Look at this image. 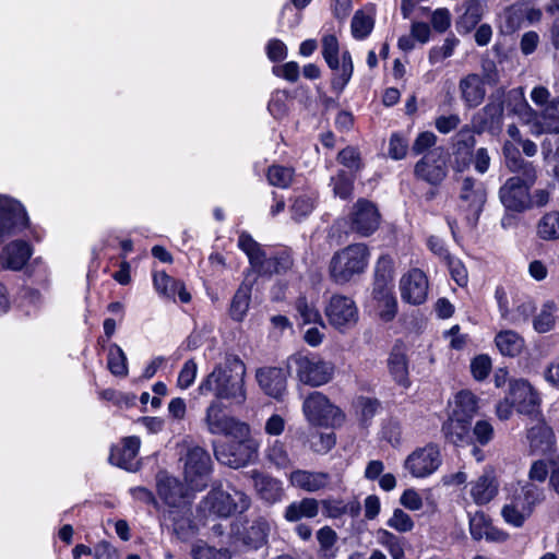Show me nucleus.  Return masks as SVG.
Masks as SVG:
<instances>
[{"label":"nucleus","mask_w":559,"mask_h":559,"mask_svg":"<svg viewBox=\"0 0 559 559\" xmlns=\"http://www.w3.org/2000/svg\"><path fill=\"white\" fill-rule=\"evenodd\" d=\"M527 124L533 135H542L544 133L559 134V96L551 98L549 104L537 112L534 110Z\"/></svg>","instance_id":"nucleus-20"},{"label":"nucleus","mask_w":559,"mask_h":559,"mask_svg":"<svg viewBox=\"0 0 559 559\" xmlns=\"http://www.w3.org/2000/svg\"><path fill=\"white\" fill-rule=\"evenodd\" d=\"M290 486L307 491L316 492L324 490L331 483V475L325 472H314L308 469H294L288 475Z\"/></svg>","instance_id":"nucleus-23"},{"label":"nucleus","mask_w":559,"mask_h":559,"mask_svg":"<svg viewBox=\"0 0 559 559\" xmlns=\"http://www.w3.org/2000/svg\"><path fill=\"white\" fill-rule=\"evenodd\" d=\"M500 21L504 33H514L524 21V7L514 4L507 8L500 15Z\"/></svg>","instance_id":"nucleus-53"},{"label":"nucleus","mask_w":559,"mask_h":559,"mask_svg":"<svg viewBox=\"0 0 559 559\" xmlns=\"http://www.w3.org/2000/svg\"><path fill=\"white\" fill-rule=\"evenodd\" d=\"M545 489L533 483H524L510 492L501 508L503 521L512 527L521 528L545 501Z\"/></svg>","instance_id":"nucleus-2"},{"label":"nucleus","mask_w":559,"mask_h":559,"mask_svg":"<svg viewBox=\"0 0 559 559\" xmlns=\"http://www.w3.org/2000/svg\"><path fill=\"white\" fill-rule=\"evenodd\" d=\"M198 373V366L194 360H187L177 379V384L180 389L185 390L192 385Z\"/></svg>","instance_id":"nucleus-63"},{"label":"nucleus","mask_w":559,"mask_h":559,"mask_svg":"<svg viewBox=\"0 0 559 559\" xmlns=\"http://www.w3.org/2000/svg\"><path fill=\"white\" fill-rule=\"evenodd\" d=\"M373 298L377 302L376 309L383 321H391L397 312V301L386 280L382 276L377 278L373 288Z\"/></svg>","instance_id":"nucleus-26"},{"label":"nucleus","mask_w":559,"mask_h":559,"mask_svg":"<svg viewBox=\"0 0 559 559\" xmlns=\"http://www.w3.org/2000/svg\"><path fill=\"white\" fill-rule=\"evenodd\" d=\"M257 381L264 393L274 399H281L286 391V379L278 368L259 369Z\"/></svg>","instance_id":"nucleus-30"},{"label":"nucleus","mask_w":559,"mask_h":559,"mask_svg":"<svg viewBox=\"0 0 559 559\" xmlns=\"http://www.w3.org/2000/svg\"><path fill=\"white\" fill-rule=\"evenodd\" d=\"M270 532L269 523L259 519L252 523L245 536V543L252 548H259L266 543Z\"/></svg>","instance_id":"nucleus-52"},{"label":"nucleus","mask_w":559,"mask_h":559,"mask_svg":"<svg viewBox=\"0 0 559 559\" xmlns=\"http://www.w3.org/2000/svg\"><path fill=\"white\" fill-rule=\"evenodd\" d=\"M141 441L138 437H127L120 445L111 448L109 461L127 471H133L138 467L136 456L140 450Z\"/></svg>","instance_id":"nucleus-25"},{"label":"nucleus","mask_w":559,"mask_h":559,"mask_svg":"<svg viewBox=\"0 0 559 559\" xmlns=\"http://www.w3.org/2000/svg\"><path fill=\"white\" fill-rule=\"evenodd\" d=\"M510 397L520 413L533 414L540 404V397L531 383L524 379L510 382Z\"/></svg>","instance_id":"nucleus-22"},{"label":"nucleus","mask_w":559,"mask_h":559,"mask_svg":"<svg viewBox=\"0 0 559 559\" xmlns=\"http://www.w3.org/2000/svg\"><path fill=\"white\" fill-rule=\"evenodd\" d=\"M233 440L214 444L216 460L228 467L247 466L258 457L259 442L251 436V428L243 436H231Z\"/></svg>","instance_id":"nucleus-7"},{"label":"nucleus","mask_w":559,"mask_h":559,"mask_svg":"<svg viewBox=\"0 0 559 559\" xmlns=\"http://www.w3.org/2000/svg\"><path fill=\"white\" fill-rule=\"evenodd\" d=\"M386 525L400 533L411 532L414 527L413 519L403 510L395 509Z\"/></svg>","instance_id":"nucleus-59"},{"label":"nucleus","mask_w":559,"mask_h":559,"mask_svg":"<svg viewBox=\"0 0 559 559\" xmlns=\"http://www.w3.org/2000/svg\"><path fill=\"white\" fill-rule=\"evenodd\" d=\"M415 175L431 185L440 183L447 176V158L443 147L428 151L415 165Z\"/></svg>","instance_id":"nucleus-16"},{"label":"nucleus","mask_w":559,"mask_h":559,"mask_svg":"<svg viewBox=\"0 0 559 559\" xmlns=\"http://www.w3.org/2000/svg\"><path fill=\"white\" fill-rule=\"evenodd\" d=\"M545 162L552 167L554 174L559 177V139L551 143L547 140L542 145Z\"/></svg>","instance_id":"nucleus-60"},{"label":"nucleus","mask_w":559,"mask_h":559,"mask_svg":"<svg viewBox=\"0 0 559 559\" xmlns=\"http://www.w3.org/2000/svg\"><path fill=\"white\" fill-rule=\"evenodd\" d=\"M258 496L267 503L280 502L284 497L283 483L257 469L249 473Z\"/></svg>","instance_id":"nucleus-24"},{"label":"nucleus","mask_w":559,"mask_h":559,"mask_svg":"<svg viewBox=\"0 0 559 559\" xmlns=\"http://www.w3.org/2000/svg\"><path fill=\"white\" fill-rule=\"evenodd\" d=\"M503 99H504V88H497L490 96L488 104L484 107L483 111L487 117V122L491 124L498 123L501 121L503 116Z\"/></svg>","instance_id":"nucleus-50"},{"label":"nucleus","mask_w":559,"mask_h":559,"mask_svg":"<svg viewBox=\"0 0 559 559\" xmlns=\"http://www.w3.org/2000/svg\"><path fill=\"white\" fill-rule=\"evenodd\" d=\"M471 421L466 418L449 415L442 427L445 438L454 444L466 442L469 436Z\"/></svg>","instance_id":"nucleus-37"},{"label":"nucleus","mask_w":559,"mask_h":559,"mask_svg":"<svg viewBox=\"0 0 559 559\" xmlns=\"http://www.w3.org/2000/svg\"><path fill=\"white\" fill-rule=\"evenodd\" d=\"M153 283L156 292L168 299H175L176 295L181 302L187 304L191 300V295L187 292L182 282L177 281L165 272L154 274Z\"/></svg>","instance_id":"nucleus-31"},{"label":"nucleus","mask_w":559,"mask_h":559,"mask_svg":"<svg viewBox=\"0 0 559 559\" xmlns=\"http://www.w3.org/2000/svg\"><path fill=\"white\" fill-rule=\"evenodd\" d=\"M319 502L323 508V514L329 519H338L347 513L356 515L359 511L358 504H347L343 500L335 498L323 499Z\"/></svg>","instance_id":"nucleus-45"},{"label":"nucleus","mask_w":559,"mask_h":559,"mask_svg":"<svg viewBox=\"0 0 559 559\" xmlns=\"http://www.w3.org/2000/svg\"><path fill=\"white\" fill-rule=\"evenodd\" d=\"M28 217L23 205L9 197L0 195V242L26 228Z\"/></svg>","instance_id":"nucleus-13"},{"label":"nucleus","mask_w":559,"mask_h":559,"mask_svg":"<svg viewBox=\"0 0 559 559\" xmlns=\"http://www.w3.org/2000/svg\"><path fill=\"white\" fill-rule=\"evenodd\" d=\"M156 488L159 498L171 509L188 511L191 495L187 485L181 484L176 477L166 472L156 476Z\"/></svg>","instance_id":"nucleus-14"},{"label":"nucleus","mask_w":559,"mask_h":559,"mask_svg":"<svg viewBox=\"0 0 559 559\" xmlns=\"http://www.w3.org/2000/svg\"><path fill=\"white\" fill-rule=\"evenodd\" d=\"M537 235L543 240L559 239V212L552 211L542 216L537 224Z\"/></svg>","instance_id":"nucleus-49"},{"label":"nucleus","mask_w":559,"mask_h":559,"mask_svg":"<svg viewBox=\"0 0 559 559\" xmlns=\"http://www.w3.org/2000/svg\"><path fill=\"white\" fill-rule=\"evenodd\" d=\"M292 266V259L286 253L276 255L266 254L254 270L260 275H272L287 271Z\"/></svg>","instance_id":"nucleus-42"},{"label":"nucleus","mask_w":559,"mask_h":559,"mask_svg":"<svg viewBox=\"0 0 559 559\" xmlns=\"http://www.w3.org/2000/svg\"><path fill=\"white\" fill-rule=\"evenodd\" d=\"M504 97L507 98L508 109L518 116L522 123L527 126L530 119L534 117V109L526 102L523 90L513 88L507 94L504 93Z\"/></svg>","instance_id":"nucleus-36"},{"label":"nucleus","mask_w":559,"mask_h":559,"mask_svg":"<svg viewBox=\"0 0 559 559\" xmlns=\"http://www.w3.org/2000/svg\"><path fill=\"white\" fill-rule=\"evenodd\" d=\"M461 98L466 107H478L486 97L484 81L477 73H469L459 82Z\"/></svg>","instance_id":"nucleus-27"},{"label":"nucleus","mask_w":559,"mask_h":559,"mask_svg":"<svg viewBox=\"0 0 559 559\" xmlns=\"http://www.w3.org/2000/svg\"><path fill=\"white\" fill-rule=\"evenodd\" d=\"M204 424L211 435L225 437L243 436L248 433L247 423L228 415L222 402L211 401L205 409Z\"/></svg>","instance_id":"nucleus-10"},{"label":"nucleus","mask_w":559,"mask_h":559,"mask_svg":"<svg viewBox=\"0 0 559 559\" xmlns=\"http://www.w3.org/2000/svg\"><path fill=\"white\" fill-rule=\"evenodd\" d=\"M491 370V360L486 355H479L475 357L471 362V371L473 377L481 381L488 377Z\"/></svg>","instance_id":"nucleus-64"},{"label":"nucleus","mask_w":559,"mask_h":559,"mask_svg":"<svg viewBox=\"0 0 559 559\" xmlns=\"http://www.w3.org/2000/svg\"><path fill=\"white\" fill-rule=\"evenodd\" d=\"M324 313L330 325L340 332L354 328L358 321L355 301L344 295H333L324 308Z\"/></svg>","instance_id":"nucleus-12"},{"label":"nucleus","mask_w":559,"mask_h":559,"mask_svg":"<svg viewBox=\"0 0 559 559\" xmlns=\"http://www.w3.org/2000/svg\"><path fill=\"white\" fill-rule=\"evenodd\" d=\"M442 465L441 449L430 442L414 449L404 460L403 469L413 478H427Z\"/></svg>","instance_id":"nucleus-9"},{"label":"nucleus","mask_w":559,"mask_h":559,"mask_svg":"<svg viewBox=\"0 0 559 559\" xmlns=\"http://www.w3.org/2000/svg\"><path fill=\"white\" fill-rule=\"evenodd\" d=\"M296 310L304 324L320 323L321 326H324L319 310L313 302L307 300L305 297L297 299Z\"/></svg>","instance_id":"nucleus-54"},{"label":"nucleus","mask_w":559,"mask_h":559,"mask_svg":"<svg viewBox=\"0 0 559 559\" xmlns=\"http://www.w3.org/2000/svg\"><path fill=\"white\" fill-rule=\"evenodd\" d=\"M388 368L394 381L404 386L411 385L408 377V360L405 348L402 345H395L388 358Z\"/></svg>","instance_id":"nucleus-33"},{"label":"nucleus","mask_w":559,"mask_h":559,"mask_svg":"<svg viewBox=\"0 0 559 559\" xmlns=\"http://www.w3.org/2000/svg\"><path fill=\"white\" fill-rule=\"evenodd\" d=\"M499 491V481L492 467L487 466L483 473L469 481L468 493L474 503L484 506L489 503Z\"/></svg>","instance_id":"nucleus-19"},{"label":"nucleus","mask_w":559,"mask_h":559,"mask_svg":"<svg viewBox=\"0 0 559 559\" xmlns=\"http://www.w3.org/2000/svg\"><path fill=\"white\" fill-rule=\"evenodd\" d=\"M558 311V306L555 301L549 300L546 301L540 312L533 321V325L535 331L538 333H546L554 329L556 322V312Z\"/></svg>","instance_id":"nucleus-47"},{"label":"nucleus","mask_w":559,"mask_h":559,"mask_svg":"<svg viewBox=\"0 0 559 559\" xmlns=\"http://www.w3.org/2000/svg\"><path fill=\"white\" fill-rule=\"evenodd\" d=\"M374 25V14L372 9L359 10L352 20V34L356 39L366 38Z\"/></svg>","instance_id":"nucleus-43"},{"label":"nucleus","mask_w":559,"mask_h":559,"mask_svg":"<svg viewBox=\"0 0 559 559\" xmlns=\"http://www.w3.org/2000/svg\"><path fill=\"white\" fill-rule=\"evenodd\" d=\"M463 5L465 11L457 21V27L469 32L481 20L483 5L478 0H467Z\"/></svg>","instance_id":"nucleus-46"},{"label":"nucleus","mask_w":559,"mask_h":559,"mask_svg":"<svg viewBox=\"0 0 559 559\" xmlns=\"http://www.w3.org/2000/svg\"><path fill=\"white\" fill-rule=\"evenodd\" d=\"M181 447L179 461L185 483L192 492L201 491L207 486L213 471L211 455L198 444L183 443Z\"/></svg>","instance_id":"nucleus-4"},{"label":"nucleus","mask_w":559,"mask_h":559,"mask_svg":"<svg viewBox=\"0 0 559 559\" xmlns=\"http://www.w3.org/2000/svg\"><path fill=\"white\" fill-rule=\"evenodd\" d=\"M370 258L367 245L358 242L336 251L329 264V274L336 284H346L365 272Z\"/></svg>","instance_id":"nucleus-3"},{"label":"nucleus","mask_w":559,"mask_h":559,"mask_svg":"<svg viewBox=\"0 0 559 559\" xmlns=\"http://www.w3.org/2000/svg\"><path fill=\"white\" fill-rule=\"evenodd\" d=\"M191 556L193 559H230L228 550L216 549L206 545L202 540L193 544L191 548Z\"/></svg>","instance_id":"nucleus-55"},{"label":"nucleus","mask_w":559,"mask_h":559,"mask_svg":"<svg viewBox=\"0 0 559 559\" xmlns=\"http://www.w3.org/2000/svg\"><path fill=\"white\" fill-rule=\"evenodd\" d=\"M495 343L502 355L511 357L519 355L524 347V340L511 330L499 332L495 337Z\"/></svg>","instance_id":"nucleus-39"},{"label":"nucleus","mask_w":559,"mask_h":559,"mask_svg":"<svg viewBox=\"0 0 559 559\" xmlns=\"http://www.w3.org/2000/svg\"><path fill=\"white\" fill-rule=\"evenodd\" d=\"M528 483L535 484L544 483L547 477H550V461L546 462L544 460L534 461L528 469Z\"/></svg>","instance_id":"nucleus-62"},{"label":"nucleus","mask_w":559,"mask_h":559,"mask_svg":"<svg viewBox=\"0 0 559 559\" xmlns=\"http://www.w3.org/2000/svg\"><path fill=\"white\" fill-rule=\"evenodd\" d=\"M329 68L334 72L332 87L342 92L350 81L354 72L353 59L349 51L345 50L342 56L324 59Z\"/></svg>","instance_id":"nucleus-29"},{"label":"nucleus","mask_w":559,"mask_h":559,"mask_svg":"<svg viewBox=\"0 0 559 559\" xmlns=\"http://www.w3.org/2000/svg\"><path fill=\"white\" fill-rule=\"evenodd\" d=\"M252 287L248 283H241L231 298L229 317L236 322L245 320L250 308Z\"/></svg>","instance_id":"nucleus-34"},{"label":"nucleus","mask_w":559,"mask_h":559,"mask_svg":"<svg viewBox=\"0 0 559 559\" xmlns=\"http://www.w3.org/2000/svg\"><path fill=\"white\" fill-rule=\"evenodd\" d=\"M201 510L207 515L228 518L247 511L250 498L234 487H213L201 501Z\"/></svg>","instance_id":"nucleus-6"},{"label":"nucleus","mask_w":559,"mask_h":559,"mask_svg":"<svg viewBox=\"0 0 559 559\" xmlns=\"http://www.w3.org/2000/svg\"><path fill=\"white\" fill-rule=\"evenodd\" d=\"M264 456L270 464L278 469L288 468L294 463L287 445L281 440L270 442L264 450Z\"/></svg>","instance_id":"nucleus-40"},{"label":"nucleus","mask_w":559,"mask_h":559,"mask_svg":"<svg viewBox=\"0 0 559 559\" xmlns=\"http://www.w3.org/2000/svg\"><path fill=\"white\" fill-rule=\"evenodd\" d=\"M317 539L319 543V559H335L337 552L334 547L337 540L336 532L330 526H323L317 532Z\"/></svg>","instance_id":"nucleus-44"},{"label":"nucleus","mask_w":559,"mask_h":559,"mask_svg":"<svg viewBox=\"0 0 559 559\" xmlns=\"http://www.w3.org/2000/svg\"><path fill=\"white\" fill-rule=\"evenodd\" d=\"M478 409L477 397L467 390L457 392L451 403L450 415L472 420Z\"/></svg>","instance_id":"nucleus-35"},{"label":"nucleus","mask_w":559,"mask_h":559,"mask_svg":"<svg viewBox=\"0 0 559 559\" xmlns=\"http://www.w3.org/2000/svg\"><path fill=\"white\" fill-rule=\"evenodd\" d=\"M317 195L313 192H302L293 200L290 211L294 219L300 221L307 217L316 206Z\"/></svg>","instance_id":"nucleus-51"},{"label":"nucleus","mask_w":559,"mask_h":559,"mask_svg":"<svg viewBox=\"0 0 559 559\" xmlns=\"http://www.w3.org/2000/svg\"><path fill=\"white\" fill-rule=\"evenodd\" d=\"M447 264L455 283L461 287L465 286L468 282V275L464 264L459 259L451 255H447Z\"/></svg>","instance_id":"nucleus-61"},{"label":"nucleus","mask_w":559,"mask_h":559,"mask_svg":"<svg viewBox=\"0 0 559 559\" xmlns=\"http://www.w3.org/2000/svg\"><path fill=\"white\" fill-rule=\"evenodd\" d=\"M294 170L289 167L273 165L267 170L270 185L278 188H287L293 181Z\"/></svg>","instance_id":"nucleus-56"},{"label":"nucleus","mask_w":559,"mask_h":559,"mask_svg":"<svg viewBox=\"0 0 559 559\" xmlns=\"http://www.w3.org/2000/svg\"><path fill=\"white\" fill-rule=\"evenodd\" d=\"M534 178L524 180L520 177L509 178L499 190V198L506 209L522 212L531 205L530 188Z\"/></svg>","instance_id":"nucleus-15"},{"label":"nucleus","mask_w":559,"mask_h":559,"mask_svg":"<svg viewBox=\"0 0 559 559\" xmlns=\"http://www.w3.org/2000/svg\"><path fill=\"white\" fill-rule=\"evenodd\" d=\"M107 366L110 372L116 377L124 378L128 376L127 356L119 345L111 344L109 346Z\"/></svg>","instance_id":"nucleus-48"},{"label":"nucleus","mask_w":559,"mask_h":559,"mask_svg":"<svg viewBox=\"0 0 559 559\" xmlns=\"http://www.w3.org/2000/svg\"><path fill=\"white\" fill-rule=\"evenodd\" d=\"M302 413L309 424L320 427H336L344 421L342 411L321 392L310 393L304 401Z\"/></svg>","instance_id":"nucleus-8"},{"label":"nucleus","mask_w":559,"mask_h":559,"mask_svg":"<svg viewBox=\"0 0 559 559\" xmlns=\"http://www.w3.org/2000/svg\"><path fill=\"white\" fill-rule=\"evenodd\" d=\"M238 248L246 253L253 270L262 262L267 254L263 247L257 242L250 234L241 231L238 237Z\"/></svg>","instance_id":"nucleus-41"},{"label":"nucleus","mask_w":559,"mask_h":559,"mask_svg":"<svg viewBox=\"0 0 559 559\" xmlns=\"http://www.w3.org/2000/svg\"><path fill=\"white\" fill-rule=\"evenodd\" d=\"M381 215L378 207L366 199H359L347 216L349 230L360 237H369L380 226Z\"/></svg>","instance_id":"nucleus-11"},{"label":"nucleus","mask_w":559,"mask_h":559,"mask_svg":"<svg viewBox=\"0 0 559 559\" xmlns=\"http://www.w3.org/2000/svg\"><path fill=\"white\" fill-rule=\"evenodd\" d=\"M319 500L310 497L290 502L283 516L287 522L296 523L304 519H313L319 514Z\"/></svg>","instance_id":"nucleus-32"},{"label":"nucleus","mask_w":559,"mask_h":559,"mask_svg":"<svg viewBox=\"0 0 559 559\" xmlns=\"http://www.w3.org/2000/svg\"><path fill=\"white\" fill-rule=\"evenodd\" d=\"M476 144L475 135L468 126H464L454 136L452 166L456 171L467 169L473 159Z\"/></svg>","instance_id":"nucleus-21"},{"label":"nucleus","mask_w":559,"mask_h":559,"mask_svg":"<svg viewBox=\"0 0 559 559\" xmlns=\"http://www.w3.org/2000/svg\"><path fill=\"white\" fill-rule=\"evenodd\" d=\"M487 199L484 185L472 177H465L462 181L460 201L461 206L467 212L469 219L476 222L483 211Z\"/></svg>","instance_id":"nucleus-18"},{"label":"nucleus","mask_w":559,"mask_h":559,"mask_svg":"<svg viewBox=\"0 0 559 559\" xmlns=\"http://www.w3.org/2000/svg\"><path fill=\"white\" fill-rule=\"evenodd\" d=\"M377 539L379 544L388 548L393 559H403L404 550L397 536L386 530H379Z\"/></svg>","instance_id":"nucleus-57"},{"label":"nucleus","mask_w":559,"mask_h":559,"mask_svg":"<svg viewBox=\"0 0 559 559\" xmlns=\"http://www.w3.org/2000/svg\"><path fill=\"white\" fill-rule=\"evenodd\" d=\"M32 255L29 245L22 240H15L8 243L0 255L2 267L20 271L24 267Z\"/></svg>","instance_id":"nucleus-28"},{"label":"nucleus","mask_w":559,"mask_h":559,"mask_svg":"<svg viewBox=\"0 0 559 559\" xmlns=\"http://www.w3.org/2000/svg\"><path fill=\"white\" fill-rule=\"evenodd\" d=\"M288 371L312 388L329 383L334 376V365L312 353H296L287 358Z\"/></svg>","instance_id":"nucleus-5"},{"label":"nucleus","mask_w":559,"mask_h":559,"mask_svg":"<svg viewBox=\"0 0 559 559\" xmlns=\"http://www.w3.org/2000/svg\"><path fill=\"white\" fill-rule=\"evenodd\" d=\"M246 366L235 356L227 355L223 362L215 366L199 384L200 395L212 394L219 402L227 401L230 405L240 406L247 400Z\"/></svg>","instance_id":"nucleus-1"},{"label":"nucleus","mask_w":559,"mask_h":559,"mask_svg":"<svg viewBox=\"0 0 559 559\" xmlns=\"http://www.w3.org/2000/svg\"><path fill=\"white\" fill-rule=\"evenodd\" d=\"M552 431L545 424H537L527 432V440L533 452L545 453L552 443Z\"/></svg>","instance_id":"nucleus-38"},{"label":"nucleus","mask_w":559,"mask_h":559,"mask_svg":"<svg viewBox=\"0 0 559 559\" xmlns=\"http://www.w3.org/2000/svg\"><path fill=\"white\" fill-rule=\"evenodd\" d=\"M399 289L404 302L414 306L421 305L426 301L428 296V278L421 270L412 269L402 275Z\"/></svg>","instance_id":"nucleus-17"},{"label":"nucleus","mask_w":559,"mask_h":559,"mask_svg":"<svg viewBox=\"0 0 559 559\" xmlns=\"http://www.w3.org/2000/svg\"><path fill=\"white\" fill-rule=\"evenodd\" d=\"M353 183L354 179L350 176L346 175L344 171L338 173L336 177H333L331 179L333 192L336 197H340L341 199H347L352 195Z\"/></svg>","instance_id":"nucleus-58"}]
</instances>
